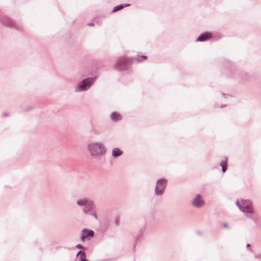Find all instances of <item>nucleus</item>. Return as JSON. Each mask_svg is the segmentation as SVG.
I'll return each instance as SVG.
<instances>
[{
  "instance_id": "a211bd4d",
  "label": "nucleus",
  "mask_w": 261,
  "mask_h": 261,
  "mask_svg": "<svg viewBox=\"0 0 261 261\" xmlns=\"http://www.w3.org/2000/svg\"><path fill=\"white\" fill-rule=\"evenodd\" d=\"M249 246H250V244H248L247 245V247H249Z\"/></svg>"
},
{
  "instance_id": "dca6fc26",
  "label": "nucleus",
  "mask_w": 261,
  "mask_h": 261,
  "mask_svg": "<svg viewBox=\"0 0 261 261\" xmlns=\"http://www.w3.org/2000/svg\"><path fill=\"white\" fill-rule=\"evenodd\" d=\"M141 57L142 58H143V59H146V58H147V57H146V56H141Z\"/></svg>"
},
{
  "instance_id": "39448f33",
  "label": "nucleus",
  "mask_w": 261,
  "mask_h": 261,
  "mask_svg": "<svg viewBox=\"0 0 261 261\" xmlns=\"http://www.w3.org/2000/svg\"><path fill=\"white\" fill-rule=\"evenodd\" d=\"M192 203L196 207H200L204 205V201L202 199L201 196L200 194H197L193 200Z\"/></svg>"
},
{
  "instance_id": "f257e3e1",
  "label": "nucleus",
  "mask_w": 261,
  "mask_h": 261,
  "mask_svg": "<svg viewBox=\"0 0 261 261\" xmlns=\"http://www.w3.org/2000/svg\"><path fill=\"white\" fill-rule=\"evenodd\" d=\"M236 204L246 217L254 220V221H255L254 218L255 215L254 209L250 201L243 200L240 201H237Z\"/></svg>"
},
{
  "instance_id": "423d86ee",
  "label": "nucleus",
  "mask_w": 261,
  "mask_h": 261,
  "mask_svg": "<svg viewBox=\"0 0 261 261\" xmlns=\"http://www.w3.org/2000/svg\"><path fill=\"white\" fill-rule=\"evenodd\" d=\"M93 82L94 80L93 79H87L84 80L79 85L80 90L83 91L86 90L88 88H89Z\"/></svg>"
},
{
  "instance_id": "f03ea898",
  "label": "nucleus",
  "mask_w": 261,
  "mask_h": 261,
  "mask_svg": "<svg viewBox=\"0 0 261 261\" xmlns=\"http://www.w3.org/2000/svg\"><path fill=\"white\" fill-rule=\"evenodd\" d=\"M88 149L92 156L102 155L106 152V148L100 143H90L88 145Z\"/></svg>"
},
{
  "instance_id": "7ed1b4c3",
  "label": "nucleus",
  "mask_w": 261,
  "mask_h": 261,
  "mask_svg": "<svg viewBox=\"0 0 261 261\" xmlns=\"http://www.w3.org/2000/svg\"><path fill=\"white\" fill-rule=\"evenodd\" d=\"M167 181L165 179H160L157 180L155 188V193L157 195H162L166 186Z\"/></svg>"
},
{
  "instance_id": "f3484780",
  "label": "nucleus",
  "mask_w": 261,
  "mask_h": 261,
  "mask_svg": "<svg viewBox=\"0 0 261 261\" xmlns=\"http://www.w3.org/2000/svg\"><path fill=\"white\" fill-rule=\"evenodd\" d=\"M112 154L113 156H114V149H113L112 151Z\"/></svg>"
},
{
  "instance_id": "6e6552de",
  "label": "nucleus",
  "mask_w": 261,
  "mask_h": 261,
  "mask_svg": "<svg viewBox=\"0 0 261 261\" xmlns=\"http://www.w3.org/2000/svg\"><path fill=\"white\" fill-rule=\"evenodd\" d=\"M211 37V35L209 33H205L200 35L196 40V41H204L208 40Z\"/></svg>"
},
{
  "instance_id": "20e7f679",
  "label": "nucleus",
  "mask_w": 261,
  "mask_h": 261,
  "mask_svg": "<svg viewBox=\"0 0 261 261\" xmlns=\"http://www.w3.org/2000/svg\"><path fill=\"white\" fill-rule=\"evenodd\" d=\"M77 204L79 205L85 206V209L84 210L85 212L93 209V205L92 202L87 199H80L77 201Z\"/></svg>"
},
{
  "instance_id": "9b49d317",
  "label": "nucleus",
  "mask_w": 261,
  "mask_h": 261,
  "mask_svg": "<svg viewBox=\"0 0 261 261\" xmlns=\"http://www.w3.org/2000/svg\"><path fill=\"white\" fill-rule=\"evenodd\" d=\"M122 153V151L119 148H115V156L120 155Z\"/></svg>"
},
{
  "instance_id": "9d476101",
  "label": "nucleus",
  "mask_w": 261,
  "mask_h": 261,
  "mask_svg": "<svg viewBox=\"0 0 261 261\" xmlns=\"http://www.w3.org/2000/svg\"><path fill=\"white\" fill-rule=\"evenodd\" d=\"M129 6H130V4H126L125 5H117V6H115V12L119 11V10L123 9V8Z\"/></svg>"
},
{
  "instance_id": "f8f14e48",
  "label": "nucleus",
  "mask_w": 261,
  "mask_h": 261,
  "mask_svg": "<svg viewBox=\"0 0 261 261\" xmlns=\"http://www.w3.org/2000/svg\"><path fill=\"white\" fill-rule=\"evenodd\" d=\"M226 164V161H221V163H220V165H221V167H222V171H223V172H224L225 171V170H226V169H225V168L224 167V165H225V164Z\"/></svg>"
},
{
  "instance_id": "4468645a",
  "label": "nucleus",
  "mask_w": 261,
  "mask_h": 261,
  "mask_svg": "<svg viewBox=\"0 0 261 261\" xmlns=\"http://www.w3.org/2000/svg\"><path fill=\"white\" fill-rule=\"evenodd\" d=\"M223 226L225 228H227L228 227V226H227V224L226 223H224L223 224Z\"/></svg>"
},
{
  "instance_id": "ddd939ff",
  "label": "nucleus",
  "mask_w": 261,
  "mask_h": 261,
  "mask_svg": "<svg viewBox=\"0 0 261 261\" xmlns=\"http://www.w3.org/2000/svg\"><path fill=\"white\" fill-rule=\"evenodd\" d=\"M115 121L120 119V116L117 113H115Z\"/></svg>"
},
{
  "instance_id": "0eeeda50",
  "label": "nucleus",
  "mask_w": 261,
  "mask_h": 261,
  "mask_svg": "<svg viewBox=\"0 0 261 261\" xmlns=\"http://www.w3.org/2000/svg\"><path fill=\"white\" fill-rule=\"evenodd\" d=\"M93 235L94 232L92 230L84 229L82 232L81 240L84 242L86 239L89 240L93 237Z\"/></svg>"
},
{
  "instance_id": "1a4fd4ad",
  "label": "nucleus",
  "mask_w": 261,
  "mask_h": 261,
  "mask_svg": "<svg viewBox=\"0 0 261 261\" xmlns=\"http://www.w3.org/2000/svg\"><path fill=\"white\" fill-rule=\"evenodd\" d=\"M80 254V259L81 261H89L86 258L85 252H82V251H80L77 253L76 256H78Z\"/></svg>"
},
{
  "instance_id": "2eb2a0df",
  "label": "nucleus",
  "mask_w": 261,
  "mask_h": 261,
  "mask_svg": "<svg viewBox=\"0 0 261 261\" xmlns=\"http://www.w3.org/2000/svg\"><path fill=\"white\" fill-rule=\"evenodd\" d=\"M76 247L78 248H81L82 247V246L81 245H77Z\"/></svg>"
}]
</instances>
